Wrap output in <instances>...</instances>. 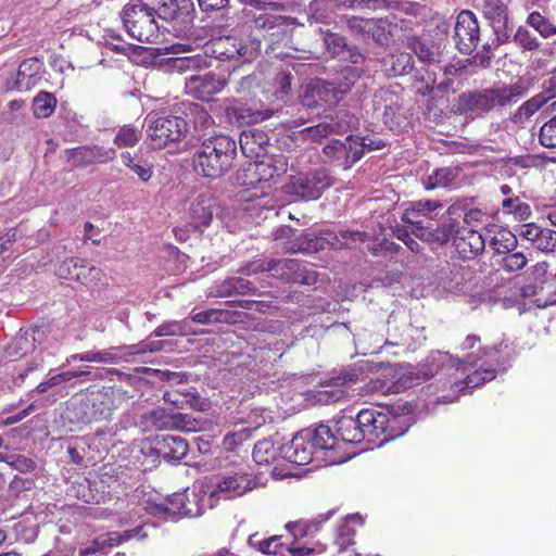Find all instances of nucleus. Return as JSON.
Wrapping results in <instances>:
<instances>
[{
    "label": "nucleus",
    "mask_w": 556,
    "mask_h": 556,
    "mask_svg": "<svg viewBox=\"0 0 556 556\" xmlns=\"http://www.w3.org/2000/svg\"><path fill=\"white\" fill-rule=\"evenodd\" d=\"M142 425L148 429H176L185 432L197 431L198 421L188 414L170 413L156 407L142 415Z\"/></svg>",
    "instance_id": "17"
},
{
    "label": "nucleus",
    "mask_w": 556,
    "mask_h": 556,
    "mask_svg": "<svg viewBox=\"0 0 556 556\" xmlns=\"http://www.w3.org/2000/svg\"><path fill=\"white\" fill-rule=\"evenodd\" d=\"M237 144L228 136L217 135L205 139L194 152L192 164L194 170L207 178L217 179L233 165Z\"/></svg>",
    "instance_id": "5"
},
{
    "label": "nucleus",
    "mask_w": 556,
    "mask_h": 556,
    "mask_svg": "<svg viewBox=\"0 0 556 556\" xmlns=\"http://www.w3.org/2000/svg\"><path fill=\"white\" fill-rule=\"evenodd\" d=\"M194 331L191 329L188 320L184 319L180 321L170 320L160 325L154 331V337H169V336H190Z\"/></svg>",
    "instance_id": "45"
},
{
    "label": "nucleus",
    "mask_w": 556,
    "mask_h": 556,
    "mask_svg": "<svg viewBox=\"0 0 556 556\" xmlns=\"http://www.w3.org/2000/svg\"><path fill=\"white\" fill-rule=\"evenodd\" d=\"M367 238L365 232L358 230H341L339 232V237L337 238V243H331L337 248H348L351 249L357 242H364Z\"/></svg>",
    "instance_id": "58"
},
{
    "label": "nucleus",
    "mask_w": 556,
    "mask_h": 556,
    "mask_svg": "<svg viewBox=\"0 0 556 556\" xmlns=\"http://www.w3.org/2000/svg\"><path fill=\"white\" fill-rule=\"evenodd\" d=\"M285 443L273 439L258 441L253 448V459L258 465H268L283 460Z\"/></svg>",
    "instance_id": "34"
},
{
    "label": "nucleus",
    "mask_w": 556,
    "mask_h": 556,
    "mask_svg": "<svg viewBox=\"0 0 556 556\" xmlns=\"http://www.w3.org/2000/svg\"><path fill=\"white\" fill-rule=\"evenodd\" d=\"M147 121L149 122L148 136L156 149L180 140L187 131V123L180 116L149 114Z\"/></svg>",
    "instance_id": "15"
},
{
    "label": "nucleus",
    "mask_w": 556,
    "mask_h": 556,
    "mask_svg": "<svg viewBox=\"0 0 556 556\" xmlns=\"http://www.w3.org/2000/svg\"><path fill=\"white\" fill-rule=\"evenodd\" d=\"M280 541V535L260 539L258 534L255 533L249 536L248 543L252 547H257L263 554H278L281 553L283 547V544Z\"/></svg>",
    "instance_id": "47"
},
{
    "label": "nucleus",
    "mask_w": 556,
    "mask_h": 556,
    "mask_svg": "<svg viewBox=\"0 0 556 556\" xmlns=\"http://www.w3.org/2000/svg\"><path fill=\"white\" fill-rule=\"evenodd\" d=\"M101 276V269L88 264L84 261V267L79 269L78 275H76V280L85 286H90L96 283Z\"/></svg>",
    "instance_id": "63"
},
{
    "label": "nucleus",
    "mask_w": 556,
    "mask_h": 556,
    "mask_svg": "<svg viewBox=\"0 0 556 556\" xmlns=\"http://www.w3.org/2000/svg\"><path fill=\"white\" fill-rule=\"evenodd\" d=\"M483 16L491 22L493 29L506 28L508 23V9L503 0H482Z\"/></svg>",
    "instance_id": "37"
},
{
    "label": "nucleus",
    "mask_w": 556,
    "mask_h": 556,
    "mask_svg": "<svg viewBox=\"0 0 556 556\" xmlns=\"http://www.w3.org/2000/svg\"><path fill=\"white\" fill-rule=\"evenodd\" d=\"M332 185V178L326 169H316L311 173H299L290 178L285 186L288 194L304 200H316Z\"/></svg>",
    "instance_id": "16"
},
{
    "label": "nucleus",
    "mask_w": 556,
    "mask_h": 556,
    "mask_svg": "<svg viewBox=\"0 0 556 556\" xmlns=\"http://www.w3.org/2000/svg\"><path fill=\"white\" fill-rule=\"evenodd\" d=\"M215 506L206 483L200 482L161 502L148 501L144 508L156 518L177 521L182 518L200 517L206 509Z\"/></svg>",
    "instance_id": "2"
},
{
    "label": "nucleus",
    "mask_w": 556,
    "mask_h": 556,
    "mask_svg": "<svg viewBox=\"0 0 556 556\" xmlns=\"http://www.w3.org/2000/svg\"><path fill=\"white\" fill-rule=\"evenodd\" d=\"M124 346H111L101 351H86L78 354L71 355L66 363L71 364L73 362H86V363H98V364H119L122 361L126 359L122 355V351Z\"/></svg>",
    "instance_id": "30"
},
{
    "label": "nucleus",
    "mask_w": 556,
    "mask_h": 556,
    "mask_svg": "<svg viewBox=\"0 0 556 556\" xmlns=\"http://www.w3.org/2000/svg\"><path fill=\"white\" fill-rule=\"evenodd\" d=\"M480 39L479 23L470 11H462L456 18L454 40L456 48L464 54L471 53Z\"/></svg>",
    "instance_id": "19"
},
{
    "label": "nucleus",
    "mask_w": 556,
    "mask_h": 556,
    "mask_svg": "<svg viewBox=\"0 0 556 556\" xmlns=\"http://www.w3.org/2000/svg\"><path fill=\"white\" fill-rule=\"evenodd\" d=\"M261 50V41L256 36L249 42L237 36H224L213 39L205 46L206 58L211 54L216 60L227 61L242 59L243 62L253 59Z\"/></svg>",
    "instance_id": "14"
},
{
    "label": "nucleus",
    "mask_w": 556,
    "mask_h": 556,
    "mask_svg": "<svg viewBox=\"0 0 556 556\" xmlns=\"http://www.w3.org/2000/svg\"><path fill=\"white\" fill-rule=\"evenodd\" d=\"M247 170L252 173L254 176H257V178L243 179L242 186L245 187H254L256 184L268 181L278 175L277 167H274L264 160L258 161V159H255L253 162H249L247 164Z\"/></svg>",
    "instance_id": "38"
},
{
    "label": "nucleus",
    "mask_w": 556,
    "mask_h": 556,
    "mask_svg": "<svg viewBox=\"0 0 556 556\" xmlns=\"http://www.w3.org/2000/svg\"><path fill=\"white\" fill-rule=\"evenodd\" d=\"M500 358V350L495 346L468 355L462 364L450 353L438 351L429 355L425 365L426 370L420 369L417 375L422 374L424 379L437 378L443 389L448 388L452 392L443 396L444 402H454L459 392L493 380Z\"/></svg>",
    "instance_id": "1"
},
{
    "label": "nucleus",
    "mask_w": 556,
    "mask_h": 556,
    "mask_svg": "<svg viewBox=\"0 0 556 556\" xmlns=\"http://www.w3.org/2000/svg\"><path fill=\"white\" fill-rule=\"evenodd\" d=\"M26 66H20L16 80L15 88L20 91H27L34 88L40 79L39 75L34 73H26Z\"/></svg>",
    "instance_id": "61"
},
{
    "label": "nucleus",
    "mask_w": 556,
    "mask_h": 556,
    "mask_svg": "<svg viewBox=\"0 0 556 556\" xmlns=\"http://www.w3.org/2000/svg\"><path fill=\"white\" fill-rule=\"evenodd\" d=\"M528 263V257L522 252H507L501 261L502 268L507 273L522 269Z\"/></svg>",
    "instance_id": "54"
},
{
    "label": "nucleus",
    "mask_w": 556,
    "mask_h": 556,
    "mask_svg": "<svg viewBox=\"0 0 556 556\" xmlns=\"http://www.w3.org/2000/svg\"><path fill=\"white\" fill-rule=\"evenodd\" d=\"M457 253L465 260H471L481 254L485 248L484 237L472 228L457 230L454 238Z\"/></svg>",
    "instance_id": "24"
},
{
    "label": "nucleus",
    "mask_w": 556,
    "mask_h": 556,
    "mask_svg": "<svg viewBox=\"0 0 556 556\" xmlns=\"http://www.w3.org/2000/svg\"><path fill=\"white\" fill-rule=\"evenodd\" d=\"M457 169L444 167L437 169L425 181L426 189L452 188L456 185Z\"/></svg>",
    "instance_id": "40"
},
{
    "label": "nucleus",
    "mask_w": 556,
    "mask_h": 556,
    "mask_svg": "<svg viewBox=\"0 0 556 556\" xmlns=\"http://www.w3.org/2000/svg\"><path fill=\"white\" fill-rule=\"evenodd\" d=\"M226 85L227 80L225 78H219L212 73H206L188 77L185 83V90L194 99L211 101Z\"/></svg>",
    "instance_id": "22"
},
{
    "label": "nucleus",
    "mask_w": 556,
    "mask_h": 556,
    "mask_svg": "<svg viewBox=\"0 0 556 556\" xmlns=\"http://www.w3.org/2000/svg\"><path fill=\"white\" fill-rule=\"evenodd\" d=\"M353 523H363V519L359 515L349 516L343 525L338 528V536L336 540V544L339 545L341 549L348 547L353 543V536L355 534V530L353 528Z\"/></svg>",
    "instance_id": "49"
},
{
    "label": "nucleus",
    "mask_w": 556,
    "mask_h": 556,
    "mask_svg": "<svg viewBox=\"0 0 556 556\" xmlns=\"http://www.w3.org/2000/svg\"><path fill=\"white\" fill-rule=\"evenodd\" d=\"M114 394L115 391L112 388H103L102 390L90 392L86 405H91L93 410L89 413V416L96 417L97 420L109 418L115 405Z\"/></svg>",
    "instance_id": "31"
},
{
    "label": "nucleus",
    "mask_w": 556,
    "mask_h": 556,
    "mask_svg": "<svg viewBox=\"0 0 556 556\" xmlns=\"http://www.w3.org/2000/svg\"><path fill=\"white\" fill-rule=\"evenodd\" d=\"M448 293L465 296L470 308H476L483 300L476 271L468 265H453L444 281Z\"/></svg>",
    "instance_id": "12"
},
{
    "label": "nucleus",
    "mask_w": 556,
    "mask_h": 556,
    "mask_svg": "<svg viewBox=\"0 0 556 556\" xmlns=\"http://www.w3.org/2000/svg\"><path fill=\"white\" fill-rule=\"evenodd\" d=\"M146 0H130L123 10L122 21L128 35L141 42H154L159 24L154 13L144 5Z\"/></svg>",
    "instance_id": "9"
},
{
    "label": "nucleus",
    "mask_w": 556,
    "mask_h": 556,
    "mask_svg": "<svg viewBox=\"0 0 556 556\" xmlns=\"http://www.w3.org/2000/svg\"><path fill=\"white\" fill-rule=\"evenodd\" d=\"M81 267H84L83 260L70 257L60 264L56 275L62 279L76 280V275H78Z\"/></svg>",
    "instance_id": "55"
},
{
    "label": "nucleus",
    "mask_w": 556,
    "mask_h": 556,
    "mask_svg": "<svg viewBox=\"0 0 556 556\" xmlns=\"http://www.w3.org/2000/svg\"><path fill=\"white\" fill-rule=\"evenodd\" d=\"M547 264L545 262H539L531 267L529 275V283L521 288V295L523 298L534 296L539 289L543 288L546 280Z\"/></svg>",
    "instance_id": "39"
},
{
    "label": "nucleus",
    "mask_w": 556,
    "mask_h": 556,
    "mask_svg": "<svg viewBox=\"0 0 556 556\" xmlns=\"http://www.w3.org/2000/svg\"><path fill=\"white\" fill-rule=\"evenodd\" d=\"M525 94L520 85H497L473 92H464L458 98V110L463 113L482 115L495 108H504Z\"/></svg>",
    "instance_id": "6"
},
{
    "label": "nucleus",
    "mask_w": 556,
    "mask_h": 556,
    "mask_svg": "<svg viewBox=\"0 0 556 556\" xmlns=\"http://www.w3.org/2000/svg\"><path fill=\"white\" fill-rule=\"evenodd\" d=\"M502 208L505 213L513 214L516 219L525 220L531 215L530 206L522 202L519 197H508L502 202Z\"/></svg>",
    "instance_id": "52"
},
{
    "label": "nucleus",
    "mask_w": 556,
    "mask_h": 556,
    "mask_svg": "<svg viewBox=\"0 0 556 556\" xmlns=\"http://www.w3.org/2000/svg\"><path fill=\"white\" fill-rule=\"evenodd\" d=\"M338 440L331 428L319 425L314 429H304L298 432L293 439L285 443L282 448L283 460L298 466H304L313 460L318 453L329 454L336 452Z\"/></svg>",
    "instance_id": "4"
},
{
    "label": "nucleus",
    "mask_w": 556,
    "mask_h": 556,
    "mask_svg": "<svg viewBox=\"0 0 556 556\" xmlns=\"http://www.w3.org/2000/svg\"><path fill=\"white\" fill-rule=\"evenodd\" d=\"M357 416L364 440L369 443H375L377 440L383 443L404 433V430L397 428L399 418L390 413L362 409Z\"/></svg>",
    "instance_id": "10"
},
{
    "label": "nucleus",
    "mask_w": 556,
    "mask_h": 556,
    "mask_svg": "<svg viewBox=\"0 0 556 556\" xmlns=\"http://www.w3.org/2000/svg\"><path fill=\"white\" fill-rule=\"evenodd\" d=\"M356 375L345 374L320 382L313 392L314 399L320 404L336 403L346 396Z\"/></svg>",
    "instance_id": "20"
},
{
    "label": "nucleus",
    "mask_w": 556,
    "mask_h": 556,
    "mask_svg": "<svg viewBox=\"0 0 556 556\" xmlns=\"http://www.w3.org/2000/svg\"><path fill=\"white\" fill-rule=\"evenodd\" d=\"M338 125L331 123H321L316 126L304 128L301 131V135L304 139L318 141L321 138L328 136L331 132H334Z\"/></svg>",
    "instance_id": "56"
},
{
    "label": "nucleus",
    "mask_w": 556,
    "mask_h": 556,
    "mask_svg": "<svg viewBox=\"0 0 556 556\" xmlns=\"http://www.w3.org/2000/svg\"><path fill=\"white\" fill-rule=\"evenodd\" d=\"M382 146L381 141L375 144L374 141L364 138L361 142L358 138L348 136L344 141L330 140L324 147L323 154L329 162L346 169L361 159L364 149L375 150Z\"/></svg>",
    "instance_id": "13"
},
{
    "label": "nucleus",
    "mask_w": 556,
    "mask_h": 556,
    "mask_svg": "<svg viewBox=\"0 0 556 556\" xmlns=\"http://www.w3.org/2000/svg\"><path fill=\"white\" fill-rule=\"evenodd\" d=\"M56 99L47 91H40L33 100V111L39 118L49 117L55 110Z\"/></svg>",
    "instance_id": "46"
},
{
    "label": "nucleus",
    "mask_w": 556,
    "mask_h": 556,
    "mask_svg": "<svg viewBox=\"0 0 556 556\" xmlns=\"http://www.w3.org/2000/svg\"><path fill=\"white\" fill-rule=\"evenodd\" d=\"M326 243L327 242L325 238H299L293 244L294 247L292 248V251L309 254L319 250H324Z\"/></svg>",
    "instance_id": "57"
},
{
    "label": "nucleus",
    "mask_w": 556,
    "mask_h": 556,
    "mask_svg": "<svg viewBox=\"0 0 556 556\" xmlns=\"http://www.w3.org/2000/svg\"><path fill=\"white\" fill-rule=\"evenodd\" d=\"M164 50L167 54L174 55L167 60V66L175 72L200 71L211 66L206 54L185 55L190 51V46L176 43L165 47Z\"/></svg>",
    "instance_id": "21"
},
{
    "label": "nucleus",
    "mask_w": 556,
    "mask_h": 556,
    "mask_svg": "<svg viewBox=\"0 0 556 556\" xmlns=\"http://www.w3.org/2000/svg\"><path fill=\"white\" fill-rule=\"evenodd\" d=\"M317 281V273L313 266L296 261V269L292 271L291 282L300 285H314Z\"/></svg>",
    "instance_id": "53"
},
{
    "label": "nucleus",
    "mask_w": 556,
    "mask_h": 556,
    "mask_svg": "<svg viewBox=\"0 0 556 556\" xmlns=\"http://www.w3.org/2000/svg\"><path fill=\"white\" fill-rule=\"evenodd\" d=\"M216 211V200L210 193H200L190 203V224L197 230L203 231L211 225Z\"/></svg>",
    "instance_id": "23"
},
{
    "label": "nucleus",
    "mask_w": 556,
    "mask_h": 556,
    "mask_svg": "<svg viewBox=\"0 0 556 556\" xmlns=\"http://www.w3.org/2000/svg\"><path fill=\"white\" fill-rule=\"evenodd\" d=\"M296 269V260H268L262 263H252L245 269L247 275L260 271H270L276 278L291 282L292 271Z\"/></svg>",
    "instance_id": "28"
},
{
    "label": "nucleus",
    "mask_w": 556,
    "mask_h": 556,
    "mask_svg": "<svg viewBox=\"0 0 556 556\" xmlns=\"http://www.w3.org/2000/svg\"><path fill=\"white\" fill-rule=\"evenodd\" d=\"M143 4L153 11L155 18L173 21L181 9H188L190 0H146Z\"/></svg>",
    "instance_id": "35"
},
{
    "label": "nucleus",
    "mask_w": 556,
    "mask_h": 556,
    "mask_svg": "<svg viewBox=\"0 0 556 556\" xmlns=\"http://www.w3.org/2000/svg\"><path fill=\"white\" fill-rule=\"evenodd\" d=\"M488 233L492 235L490 245L497 254L511 252L518 244L516 235L507 228L492 225L488 228Z\"/></svg>",
    "instance_id": "36"
},
{
    "label": "nucleus",
    "mask_w": 556,
    "mask_h": 556,
    "mask_svg": "<svg viewBox=\"0 0 556 556\" xmlns=\"http://www.w3.org/2000/svg\"><path fill=\"white\" fill-rule=\"evenodd\" d=\"M74 156H80L86 163H105L115 157V150L102 147H87L75 151Z\"/></svg>",
    "instance_id": "42"
},
{
    "label": "nucleus",
    "mask_w": 556,
    "mask_h": 556,
    "mask_svg": "<svg viewBox=\"0 0 556 556\" xmlns=\"http://www.w3.org/2000/svg\"><path fill=\"white\" fill-rule=\"evenodd\" d=\"M355 81L356 75L352 72L344 76L343 81L312 80L304 89L302 96L303 104L308 108L318 106L323 103L336 104L350 91Z\"/></svg>",
    "instance_id": "11"
},
{
    "label": "nucleus",
    "mask_w": 556,
    "mask_h": 556,
    "mask_svg": "<svg viewBox=\"0 0 556 556\" xmlns=\"http://www.w3.org/2000/svg\"><path fill=\"white\" fill-rule=\"evenodd\" d=\"M164 341H150V340H143L137 344H131L128 346H124V350L127 352L125 355H140L146 353H154L157 351H161L164 346Z\"/></svg>",
    "instance_id": "59"
},
{
    "label": "nucleus",
    "mask_w": 556,
    "mask_h": 556,
    "mask_svg": "<svg viewBox=\"0 0 556 556\" xmlns=\"http://www.w3.org/2000/svg\"><path fill=\"white\" fill-rule=\"evenodd\" d=\"M252 27L254 35L268 41V46L277 58L292 56V48L288 47L296 22L292 17L263 12L253 16Z\"/></svg>",
    "instance_id": "7"
},
{
    "label": "nucleus",
    "mask_w": 556,
    "mask_h": 556,
    "mask_svg": "<svg viewBox=\"0 0 556 556\" xmlns=\"http://www.w3.org/2000/svg\"><path fill=\"white\" fill-rule=\"evenodd\" d=\"M148 536V533L143 530V527H137L132 530L124 531L123 534L118 532H111L97 536L90 546L80 551L79 556H88L96 554L106 547H113L121 544L123 541L136 538L143 540Z\"/></svg>",
    "instance_id": "25"
},
{
    "label": "nucleus",
    "mask_w": 556,
    "mask_h": 556,
    "mask_svg": "<svg viewBox=\"0 0 556 556\" xmlns=\"http://www.w3.org/2000/svg\"><path fill=\"white\" fill-rule=\"evenodd\" d=\"M333 435L338 440V447L336 452H330V455L325 459L328 464H341L351 458L350 454L341 453V445L349 443H359L364 440V434L358 424V416H346L339 417L336 421V434Z\"/></svg>",
    "instance_id": "18"
},
{
    "label": "nucleus",
    "mask_w": 556,
    "mask_h": 556,
    "mask_svg": "<svg viewBox=\"0 0 556 556\" xmlns=\"http://www.w3.org/2000/svg\"><path fill=\"white\" fill-rule=\"evenodd\" d=\"M249 437L250 432L245 428L236 432H229L224 437L223 446L226 451H232L248 440Z\"/></svg>",
    "instance_id": "64"
},
{
    "label": "nucleus",
    "mask_w": 556,
    "mask_h": 556,
    "mask_svg": "<svg viewBox=\"0 0 556 556\" xmlns=\"http://www.w3.org/2000/svg\"><path fill=\"white\" fill-rule=\"evenodd\" d=\"M518 235L542 252H552L556 248V232L541 228L534 223L521 225Z\"/></svg>",
    "instance_id": "26"
},
{
    "label": "nucleus",
    "mask_w": 556,
    "mask_h": 556,
    "mask_svg": "<svg viewBox=\"0 0 556 556\" xmlns=\"http://www.w3.org/2000/svg\"><path fill=\"white\" fill-rule=\"evenodd\" d=\"M375 111L381 115L383 122L390 128L400 125L399 98L389 90H380L375 94Z\"/></svg>",
    "instance_id": "27"
},
{
    "label": "nucleus",
    "mask_w": 556,
    "mask_h": 556,
    "mask_svg": "<svg viewBox=\"0 0 556 556\" xmlns=\"http://www.w3.org/2000/svg\"><path fill=\"white\" fill-rule=\"evenodd\" d=\"M350 26L362 34L371 35L372 39L378 43H386L391 33L390 23L383 18H353L350 21Z\"/></svg>",
    "instance_id": "32"
},
{
    "label": "nucleus",
    "mask_w": 556,
    "mask_h": 556,
    "mask_svg": "<svg viewBox=\"0 0 556 556\" xmlns=\"http://www.w3.org/2000/svg\"><path fill=\"white\" fill-rule=\"evenodd\" d=\"M240 148L249 159H260L265 155L269 138L264 130L251 128L240 135Z\"/></svg>",
    "instance_id": "29"
},
{
    "label": "nucleus",
    "mask_w": 556,
    "mask_h": 556,
    "mask_svg": "<svg viewBox=\"0 0 556 556\" xmlns=\"http://www.w3.org/2000/svg\"><path fill=\"white\" fill-rule=\"evenodd\" d=\"M88 403V394L83 397L73 399L67 406V415L71 420H76L77 422H91L97 421L96 417L89 416V413L93 410L91 405H86Z\"/></svg>",
    "instance_id": "41"
},
{
    "label": "nucleus",
    "mask_w": 556,
    "mask_h": 556,
    "mask_svg": "<svg viewBox=\"0 0 556 556\" xmlns=\"http://www.w3.org/2000/svg\"><path fill=\"white\" fill-rule=\"evenodd\" d=\"M511 40L522 52L536 51L541 46L536 36L525 26H519L516 29Z\"/></svg>",
    "instance_id": "50"
},
{
    "label": "nucleus",
    "mask_w": 556,
    "mask_h": 556,
    "mask_svg": "<svg viewBox=\"0 0 556 556\" xmlns=\"http://www.w3.org/2000/svg\"><path fill=\"white\" fill-rule=\"evenodd\" d=\"M205 483L216 505L220 500L243 496L256 485L249 468L242 463L225 468L214 480Z\"/></svg>",
    "instance_id": "8"
},
{
    "label": "nucleus",
    "mask_w": 556,
    "mask_h": 556,
    "mask_svg": "<svg viewBox=\"0 0 556 556\" xmlns=\"http://www.w3.org/2000/svg\"><path fill=\"white\" fill-rule=\"evenodd\" d=\"M139 140V132L135 127L131 126H123L118 129L114 143L119 147H132Z\"/></svg>",
    "instance_id": "60"
},
{
    "label": "nucleus",
    "mask_w": 556,
    "mask_h": 556,
    "mask_svg": "<svg viewBox=\"0 0 556 556\" xmlns=\"http://www.w3.org/2000/svg\"><path fill=\"white\" fill-rule=\"evenodd\" d=\"M159 453L165 460L179 462L188 453L187 441L179 435L164 434L157 439Z\"/></svg>",
    "instance_id": "33"
},
{
    "label": "nucleus",
    "mask_w": 556,
    "mask_h": 556,
    "mask_svg": "<svg viewBox=\"0 0 556 556\" xmlns=\"http://www.w3.org/2000/svg\"><path fill=\"white\" fill-rule=\"evenodd\" d=\"M539 139L542 146L556 148V116L541 127Z\"/></svg>",
    "instance_id": "62"
},
{
    "label": "nucleus",
    "mask_w": 556,
    "mask_h": 556,
    "mask_svg": "<svg viewBox=\"0 0 556 556\" xmlns=\"http://www.w3.org/2000/svg\"><path fill=\"white\" fill-rule=\"evenodd\" d=\"M442 208V204L438 201L426 200L417 201L413 204L410 210H406L403 214L402 220L407 224L412 233L429 243L445 244L457 235L456 223L453 218L447 217L441 224L432 229L429 226L430 220H433Z\"/></svg>",
    "instance_id": "3"
},
{
    "label": "nucleus",
    "mask_w": 556,
    "mask_h": 556,
    "mask_svg": "<svg viewBox=\"0 0 556 556\" xmlns=\"http://www.w3.org/2000/svg\"><path fill=\"white\" fill-rule=\"evenodd\" d=\"M526 23L536 30L543 38H551L556 35V26L539 11L531 12Z\"/></svg>",
    "instance_id": "48"
},
{
    "label": "nucleus",
    "mask_w": 556,
    "mask_h": 556,
    "mask_svg": "<svg viewBox=\"0 0 556 556\" xmlns=\"http://www.w3.org/2000/svg\"><path fill=\"white\" fill-rule=\"evenodd\" d=\"M387 64L390 65V74L400 76L407 74L413 67V58L408 52H396L390 55Z\"/></svg>",
    "instance_id": "51"
},
{
    "label": "nucleus",
    "mask_w": 556,
    "mask_h": 556,
    "mask_svg": "<svg viewBox=\"0 0 556 556\" xmlns=\"http://www.w3.org/2000/svg\"><path fill=\"white\" fill-rule=\"evenodd\" d=\"M547 99L543 94H536L523 102L513 115V122L516 124L523 123L529 119L536 111H539Z\"/></svg>",
    "instance_id": "44"
},
{
    "label": "nucleus",
    "mask_w": 556,
    "mask_h": 556,
    "mask_svg": "<svg viewBox=\"0 0 556 556\" xmlns=\"http://www.w3.org/2000/svg\"><path fill=\"white\" fill-rule=\"evenodd\" d=\"M412 49L418 59L424 63L431 64L440 62V48L433 42L414 39L412 42Z\"/></svg>",
    "instance_id": "43"
}]
</instances>
